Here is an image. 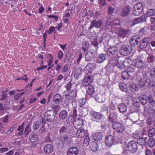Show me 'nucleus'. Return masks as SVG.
I'll return each mask as SVG.
<instances>
[{"label": "nucleus", "instance_id": "nucleus-1", "mask_svg": "<svg viewBox=\"0 0 155 155\" xmlns=\"http://www.w3.org/2000/svg\"><path fill=\"white\" fill-rule=\"evenodd\" d=\"M119 137V135L115 131L113 132L112 135L106 136L105 140L106 146L109 147H110L116 143V140H117V142L118 143L120 140Z\"/></svg>", "mask_w": 155, "mask_h": 155}, {"label": "nucleus", "instance_id": "nucleus-2", "mask_svg": "<svg viewBox=\"0 0 155 155\" xmlns=\"http://www.w3.org/2000/svg\"><path fill=\"white\" fill-rule=\"evenodd\" d=\"M138 144L139 143L137 142L131 140L128 142L127 144L123 145V148L124 150H128L130 153H133L137 151Z\"/></svg>", "mask_w": 155, "mask_h": 155}, {"label": "nucleus", "instance_id": "nucleus-3", "mask_svg": "<svg viewBox=\"0 0 155 155\" xmlns=\"http://www.w3.org/2000/svg\"><path fill=\"white\" fill-rule=\"evenodd\" d=\"M145 132L144 128L143 129V131H142L136 132L134 134V137L137 139V142L139 143V145H140L142 149H143L144 147H145V138H143L144 132Z\"/></svg>", "mask_w": 155, "mask_h": 155}, {"label": "nucleus", "instance_id": "nucleus-4", "mask_svg": "<svg viewBox=\"0 0 155 155\" xmlns=\"http://www.w3.org/2000/svg\"><path fill=\"white\" fill-rule=\"evenodd\" d=\"M132 47L130 45H123L120 49V54L124 56H127L131 53L132 50Z\"/></svg>", "mask_w": 155, "mask_h": 155}, {"label": "nucleus", "instance_id": "nucleus-5", "mask_svg": "<svg viewBox=\"0 0 155 155\" xmlns=\"http://www.w3.org/2000/svg\"><path fill=\"white\" fill-rule=\"evenodd\" d=\"M90 114L92 120L98 123L102 121L104 117V115L101 113L94 111H91Z\"/></svg>", "mask_w": 155, "mask_h": 155}, {"label": "nucleus", "instance_id": "nucleus-6", "mask_svg": "<svg viewBox=\"0 0 155 155\" xmlns=\"http://www.w3.org/2000/svg\"><path fill=\"white\" fill-rule=\"evenodd\" d=\"M144 12L143 5L140 3H138L134 5L132 14L134 16H138L141 15L142 12Z\"/></svg>", "mask_w": 155, "mask_h": 155}, {"label": "nucleus", "instance_id": "nucleus-7", "mask_svg": "<svg viewBox=\"0 0 155 155\" xmlns=\"http://www.w3.org/2000/svg\"><path fill=\"white\" fill-rule=\"evenodd\" d=\"M112 127L114 130L119 133H122L125 129L124 124L119 121L113 122L112 124Z\"/></svg>", "mask_w": 155, "mask_h": 155}, {"label": "nucleus", "instance_id": "nucleus-8", "mask_svg": "<svg viewBox=\"0 0 155 155\" xmlns=\"http://www.w3.org/2000/svg\"><path fill=\"white\" fill-rule=\"evenodd\" d=\"M103 24V21L101 20H93L91 22V25L88 28L89 30H91L92 28H101Z\"/></svg>", "mask_w": 155, "mask_h": 155}, {"label": "nucleus", "instance_id": "nucleus-9", "mask_svg": "<svg viewBox=\"0 0 155 155\" xmlns=\"http://www.w3.org/2000/svg\"><path fill=\"white\" fill-rule=\"evenodd\" d=\"M118 48L115 45L108 48L107 51V54L110 57L118 56Z\"/></svg>", "mask_w": 155, "mask_h": 155}, {"label": "nucleus", "instance_id": "nucleus-10", "mask_svg": "<svg viewBox=\"0 0 155 155\" xmlns=\"http://www.w3.org/2000/svg\"><path fill=\"white\" fill-rule=\"evenodd\" d=\"M140 100L141 104L143 105L144 113H142L141 114H140L139 115V119L142 122H143L145 119V115L144 112L145 110V108L144 106L145 104V95H143L141 96L140 97Z\"/></svg>", "mask_w": 155, "mask_h": 155}, {"label": "nucleus", "instance_id": "nucleus-11", "mask_svg": "<svg viewBox=\"0 0 155 155\" xmlns=\"http://www.w3.org/2000/svg\"><path fill=\"white\" fill-rule=\"evenodd\" d=\"M95 64L94 63H88L84 69V72L86 74L91 73L95 68Z\"/></svg>", "mask_w": 155, "mask_h": 155}, {"label": "nucleus", "instance_id": "nucleus-12", "mask_svg": "<svg viewBox=\"0 0 155 155\" xmlns=\"http://www.w3.org/2000/svg\"><path fill=\"white\" fill-rule=\"evenodd\" d=\"M44 119L48 121L51 122L55 118V115L53 111H48L44 114Z\"/></svg>", "mask_w": 155, "mask_h": 155}, {"label": "nucleus", "instance_id": "nucleus-13", "mask_svg": "<svg viewBox=\"0 0 155 155\" xmlns=\"http://www.w3.org/2000/svg\"><path fill=\"white\" fill-rule=\"evenodd\" d=\"M129 33V29H128L121 28L120 29L118 32L117 38L120 39V38H124Z\"/></svg>", "mask_w": 155, "mask_h": 155}, {"label": "nucleus", "instance_id": "nucleus-14", "mask_svg": "<svg viewBox=\"0 0 155 155\" xmlns=\"http://www.w3.org/2000/svg\"><path fill=\"white\" fill-rule=\"evenodd\" d=\"M94 77L92 75L85 76L82 80V83L84 86H87L93 82Z\"/></svg>", "mask_w": 155, "mask_h": 155}, {"label": "nucleus", "instance_id": "nucleus-15", "mask_svg": "<svg viewBox=\"0 0 155 155\" xmlns=\"http://www.w3.org/2000/svg\"><path fill=\"white\" fill-rule=\"evenodd\" d=\"M83 124V120L81 117L76 118L73 122V125L74 128L76 129H80L82 126Z\"/></svg>", "mask_w": 155, "mask_h": 155}, {"label": "nucleus", "instance_id": "nucleus-16", "mask_svg": "<svg viewBox=\"0 0 155 155\" xmlns=\"http://www.w3.org/2000/svg\"><path fill=\"white\" fill-rule=\"evenodd\" d=\"M118 114L115 111L110 112L108 117L107 120L112 124L113 122H115L114 120H116L117 118Z\"/></svg>", "mask_w": 155, "mask_h": 155}, {"label": "nucleus", "instance_id": "nucleus-17", "mask_svg": "<svg viewBox=\"0 0 155 155\" xmlns=\"http://www.w3.org/2000/svg\"><path fill=\"white\" fill-rule=\"evenodd\" d=\"M144 61L145 60H144L143 61L141 59L134 60V61L133 63L136 67L140 68H144L145 64Z\"/></svg>", "mask_w": 155, "mask_h": 155}, {"label": "nucleus", "instance_id": "nucleus-18", "mask_svg": "<svg viewBox=\"0 0 155 155\" xmlns=\"http://www.w3.org/2000/svg\"><path fill=\"white\" fill-rule=\"evenodd\" d=\"M140 41V37L137 36L132 37L130 41V45L134 46L137 45Z\"/></svg>", "mask_w": 155, "mask_h": 155}, {"label": "nucleus", "instance_id": "nucleus-19", "mask_svg": "<svg viewBox=\"0 0 155 155\" xmlns=\"http://www.w3.org/2000/svg\"><path fill=\"white\" fill-rule=\"evenodd\" d=\"M96 52L95 51H88L85 55V60L87 61H89L92 60L94 54Z\"/></svg>", "mask_w": 155, "mask_h": 155}, {"label": "nucleus", "instance_id": "nucleus-20", "mask_svg": "<svg viewBox=\"0 0 155 155\" xmlns=\"http://www.w3.org/2000/svg\"><path fill=\"white\" fill-rule=\"evenodd\" d=\"M103 135L101 132H96L93 133L92 136V138L95 141H100L102 140Z\"/></svg>", "mask_w": 155, "mask_h": 155}, {"label": "nucleus", "instance_id": "nucleus-21", "mask_svg": "<svg viewBox=\"0 0 155 155\" xmlns=\"http://www.w3.org/2000/svg\"><path fill=\"white\" fill-rule=\"evenodd\" d=\"M130 12V7L128 6H124L121 10L120 14L122 16L124 17L128 15Z\"/></svg>", "mask_w": 155, "mask_h": 155}, {"label": "nucleus", "instance_id": "nucleus-22", "mask_svg": "<svg viewBox=\"0 0 155 155\" xmlns=\"http://www.w3.org/2000/svg\"><path fill=\"white\" fill-rule=\"evenodd\" d=\"M145 21V14H144L141 17L135 18L132 22V25Z\"/></svg>", "mask_w": 155, "mask_h": 155}, {"label": "nucleus", "instance_id": "nucleus-23", "mask_svg": "<svg viewBox=\"0 0 155 155\" xmlns=\"http://www.w3.org/2000/svg\"><path fill=\"white\" fill-rule=\"evenodd\" d=\"M109 61V63L114 66H116L118 62L119 57V56H115L112 57Z\"/></svg>", "mask_w": 155, "mask_h": 155}, {"label": "nucleus", "instance_id": "nucleus-24", "mask_svg": "<svg viewBox=\"0 0 155 155\" xmlns=\"http://www.w3.org/2000/svg\"><path fill=\"white\" fill-rule=\"evenodd\" d=\"M78 150L77 148L72 147L70 148L67 152L68 155H77L78 153Z\"/></svg>", "mask_w": 155, "mask_h": 155}, {"label": "nucleus", "instance_id": "nucleus-25", "mask_svg": "<svg viewBox=\"0 0 155 155\" xmlns=\"http://www.w3.org/2000/svg\"><path fill=\"white\" fill-rule=\"evenodd\" d=\"M91 150L93 152H95L98 149V143L94 141L91 142L89 145Z\"/></svg>", "mask_w": 155, "mask_h": 155}, {"label": "nucleus", "instance_id": "nucleus-26", "mask_svg": "<svg viewBox=\"0 0 155 155\" xmlns=\"http://www.w3.org/2000/svg\"><path fill=\"white\" fill-rule=\"evenodd\" d=\"M107 58L106 54L104 53H102L98 55L97 60V62L98 63H101L105 60Z\"/></svg>", "mask_w": 155, "mask_h": 155}, {"label": "nucleus", "instance_id": "nucleus-27", "mask_svg": "<svg viewBox=\"0 0 155 155\" xmlns=\"http://www.w3.org/2000/svg\"><path fill=\"white\" fill-rule=\"evenodd\" d=\"M154 106H149L148 108L147 113L150 117H155V108Z\"/></svg>", "mask_w": 155, "mask_h": 155}, {"label": "nucleus", "instance_id": "nucleus-28", "mask_svg": "<svg viewBox=\"0 0 155 155\" xmlns=\"http://www.w3.org/2000/svg\"><path fill=\"white\" fill-rule=\"evenodd\" d=\"M95 99L96 101L100 103H103L105 100V98L104 97L103 95L100 94L95 95Z\"/></svg>", "mask_w": 155, "mask_h": 155}, {"label": "nucleus", "instance_id": "nucleus-29", "mask_svg": "<svg viewBox=\"0 0 155 155\" xmlns=\"http://www.w3.org/2000/svg\"><path fill=\"white\" fill-rule=\"evenodd\" d=\"M95 92L94 87L92 85H89L88 87L87 93L88 95L94 97Z\"/></svg>", "mask_w": 155, "mask_h": 155}, {"label": "nucleus", "instance_id": "nucleus-30", "mask_svg": "<svg viewBox=\"0 0 155 155\" xmlns=\"http://www.w3.org/2000/svg\"><path fill=\"white\" fill-rule=\"evenodd\" d=\"M118 108L119 111L122 113L125 112L127 108L126 104L124 103L120 104L118 106Z\"/></svg>", "mask_w": 155, "mask_h": 155}, {"label": "nucleus", "instance_id": "nucleus-31", "mask_svg": "<svg viewBox=\"0 0 155 155\" xmlns=\"http://www.w3.org/2000/svg\"><path fill=\"white\" fill-rule=\"evenodd\" d=\"M68 116V112L65 110H61L59 114V118L62 120H65Z\"/></svg>", "mask_w": 155, "mask_h": 155}, {"label": "nucleus", "instance_id": "nucleus-32", "mask_svg": "<svg viewBox=\"0 0 155 155\" xmlns=\"http://www.w3.org/2000/svg\"><path fill=\"white\" fill-rule=\"evenodd\" d=\"M91 45H93L95 48L96 52H97V51L99 48L98 45H99L100 43H98V39L97 37L93 38L91 41Z\"/></svg>", "mask_w": 155, "mask_h": 155}, {"label": "nucleus", "instance_id": "nucleus-33", "mask_svg": "<svg viewBox=\"0 0 155 155\" xmlns=\"http://www.w3.org/2000/svg\"><path fill=\"white\" fill-rule=\"evenodd\" d=\"M53 150L52 146L50 144H48L45 146L44 148L45 152L47 153H51Z\"/></svg>", "mask_w": 155, "mask_h": 155}, {"label": "nucleus", "instance_id": "nucleus-34", "mask_svg": "<svg viewBox=\"0 0 155 155\" xmlns=\"http://www.w3.org/2000/svg\"><path fill=\"white\" fill-rule=\"evenodd\" d=\"M107 23H110L111 25H115L116 26H119L120 25V21L117 19L114 20L112 19L111 18L108 19L107 21Z\"/></svg>", "mask_w": 155, "mask_h": 155}, {"label": "nucleus", "instance_id": "nucleus-35", "mask_svg": "<svg viewBox=\"0 0 155 155\" xmlns=\"http://www.w3.org/2000/svg\"><path fill=\"white\" fill-rule=\"evenodd\" d=\"M38 139V137L37 134H31L29 137V140L32 142H35Z\"/></svg>", "mask_w": 155, "mask_h": 155}, {"label": "nucleus", "instance_id": "nucleus-36", "mask_svg": "<svg viewBox=\"0 0 155 155\" xmlns=\"http://www.w3.org/2000/svg\"><path fill=\"white\" fill-rule=\"evenodd\" d=\"M61 99V96L59 94H57L53 97V100L54 103L56 104H59Z\"/></svg>", "mask_w": 155, "mask_h": 155}, {"label": "nucleus", "instance_id": "nucleus-37", "mask_svg": "<svg viewBox=\"0 0 155 155\" xmlns=\"http://www.w3.org/2000/svg\"><path fill=\"white\" fill-rule=\"evenodd\" d=\"M89 48V44L87 41H84L82 43V49L84 52H86Z\"/></svg>", "mask_w": 155, "mask_h": 155}, {"label": "nucleus", "instance_id": "nucleus-38", "mask_svg": "<svg viewBox=\"0 0 155 155\" xmlns=\"http://www.w3.org/2000/svg\"><path fill=\"white\" fill-rule=\"evenodd\" d=\"M138 86L135 84H130L129 89L132 92L137 91L139 90Z\"/></svg>", "mask_w": 155, "mask_h": 155}, {"label": "nucleus", "instance_id": "nucleus-39", "mask_svg": "<svg viewBox=\"0 0 155 155\" xmlns=\"http://www.w3.org/2000/svg\"><path fill=\"white\" fill-rule=\"evenodd\" d=\"M24 124V123H23L18 128V130L19 132L17 133L16 135L17 136H20L23 134Z\"/></svg>", "mask_w": 155, "mask_h": 155}, {"label": "nucleus", "instance_id": "nucleus-40", "mask_svg": "<svg viewBox=\"0 0 155 155\" xmlns=\"http://www.w3.org/2000/svg\"><path fill=\"white\" fill-rule=\"evenodd\" d=\"M60 135L68 134V129L67 127L64 126L61 127L59 130Z\"/></svg>", "mask_w": 155, "mask_h": 155}, {"label": "nucleus", "instance_id": "nucleus-41", "mask_svg": "<svg viewBox=\"0 0 155 155\" xmlns=\"http://www.w3.org/2000/svg\"><path fill=\"white\" fill-rule=\"evenodd\" d=\"M139 85L141 88V89L142 90H144L145 86V80L144 79L141 78L139 80Z\"/></svg>", "mask_w": 155, "mask_h": 155}, {"label": "nucleus", "instance_id": "nucleus-42", "mask_svg": "<svg viewBox=\"0 0 155 155\" xmlns=\"http://www.w3.org/2000/svg\"><path fill=\"white\" fill-rule=\"evenodd\" d=\"M131 75L129 74L128 71H123L121 73V77L124 79H127L129 78V76Z\"/></svg>", "mask_w": 155, "mask_h": 155}, {"label": "nucleus", "instance_id": "nucleus-43", "mask_svg": "<svg viewBox=\"0 0 155 155\" xmlns=\"http://www.w3.org/2000/svg\"><path fill=\"white\" fill-rule=\"evenodd\" d=\"M60 139L63 143L67 142L68 140L67 134L60 135Z\"/></svg>", "mask_w": 155, "mask_h": 155}, {"label": "nucleus", "instance_id": "nucleus-44", "mask_svg": "<svg viewBox=\"0 0 155 155\" xmlns=\"http://www.w3.org/2000/svg\"><path fill=\"white\" fill-rule=\"evenodd\" d=\"M147 102L153 106L155 105V101L151 95H150L148 96L147 98Z\"/></svg>", "mask_w": 155, "mask_h": 155}, {"label": "nucleus", "instance_id": "nucleus-45", "mask_svg": "<svg viewBox=\"0 0 155 155\" xmlns=\"http://www.w3.org/2000/svg\"><path fill=\"white\" fill-rule=\"evenodd\" d=\"M145 38H143L142 41L140 44V48L141 50H139L140 52H141L142 51H145Z\"/></svg>", "mask_w": 155, "mask_h": 155}, {"label": "nucleus", "instance_id": "nucleus-46", "mask_svg": "<svg viewBox=\"0 0 155 155\" xmlns=\"http://www.w3.org/2000/svg\"><path fill=\"white\" fill-rule=\"evenodd\" d=\"M77 136L80 137H84L85 136V131L83 129H79L77 131Z\"/></svg>", "mask_w": 155, "mask_h": 155}, {"label": "nucleus", "instance_id": "nucleus-47", "mask_svg": "<svg viewBox=\"0 0 155 155\" xmlns=\"http://www.w3.org/2000/svg\"><path fill=\"white\" fill-rule=\"evenodd\" d=\"M148 82V86L151 88H155V82L153 81H150L149 79H146V83Z\"/></svg>", "mask_w": 155, "mask_h": 155}, {"label": "nucleus", "instance_id": "nucleus-48", "mask_svg": "<svg viewBox=\"0 0 155 155\" xmlns=\"http://www.w3.org/2000/svg\"><path fill=\"white\" fill-rule=\"evenodd\" d=\"M155 9H149L146 13V15L147 16V17H150L153 15H155L154 14Z\"/></svg>", "mask_w": 155, "mask_h": 155}, {"label": "nucleus", "instance_id": "nucleus-49", "mask_svg": "<svg viewBox=\"0 0 155 155\" xmlns=\"http://www.w3.org/2000/svg\"><path fill=\"white\" fill-rule=\"evenodd\" d=\"M71 57V54L70 53L69 51H67L65 54L64 62L65 63L68 62L70 59Z\"/></svg>", "mask_w": 155, "mask_h": 155}, {"label": "nucleus", "instance_id": "nucleus-50", "mask_svg": "<svg viewBox=\"0 0 155 155\" xmlns=\"http://www.w3.org/2000/svg\"><path fill=\"white\" fill-rule=\"evenodd\" d=\"M136 67L134 64H131L127 68L128 71L129 73H132L135 71Z\"/></svg>", "mask_w": 155, "mask_h": 155}, {"label": "nucleus", "instance_id": "nucleus-51", "mask_svg": "<svg viewBox=\"0 0 155 155\" xmlns=\"http://www.w3.org/2000/svg\"><path fill=\"white\" fill-rule=\"evenodd\" d=\"M116 66H117L120 69L124 68L125 66L124 61H119L118 62Z\"/></svg>", "mask_w": 155, "mask_h": 155}, {"label": "nucleus", "instance_id": "nucleus-52", "mask_svg": "<svg viewBox=\"0 0 155 155\" xmlns=\"http://www.w3.org/2000/svg\"><path fill=\"white\" fill-rule=\"evenodd\" d=\"M86 101V99L84 98H82L79 99L78 102L79 103V105L80 107H82L84 106L85 104Z\"/></svg>", "mask_w": 155, "mask_h": 155}, {"label": "nucleus", "instance_id": "nucleus-53", "mask_svg": "<svg viewBox=\"0 0 155 155\" xmlns=\"http://www.w3.org/2000/svg\"><path fill=\"white\" fill-rule=\"evenodd\" d=\"M148 146L150 147H153L155 144V141L152 138H150L147 143Z\"/></svg>", "mask_w": 155, "mask_h": 155}, {"label": "nucleus", "instance_id": "nucleus-54", "mask_svg": "<svg viewBox=\"0 0 155 155\" xmlns=\"http://www.w3.org/2000/svg\"><path fill=\"white\" fill-rule=\"evenodd\" d=\"M65 101L64 103L66 105L68 106L69 104V102H70V99H71V97H70L69 94H65Z\"/></svg>", "mask_w": 155, "mask_h": 155}, {"label": "nucleus", "instance_id": "nucleus-55", "mask_svg": "<svg viewBox=\"0 0 155 155\" xmlns=\"http://www.w3.org/2000/svg\"><path fill=\"white\" fill-rule=\"evenodd\" d=\"M120 88L123 91L127 92V89L126 88V86L124 83H122L119 85Z\"/></svg>", "mask_w": 155, "mask_h": 155}, {"label": "nucleus", "instance_id": "nucleus-56", "mask_svg": "<svg viewBox=\"0 0 155 155\" xmlns=\"http://www.w3.org/2000/svg\"><path fill=\"white\" fill-rule=\"evenodd\" d=\"M150 20L151 24H155V15H152L150 17L146 18V22L148 20Z\"/></svg>", "mask_w": 155, "mask_h": 155}, {"label": "nucleus", "instance_id": "nucleus-57", "mask_svg": "<svg viewBox=\"0 0 155 155\" xmlns=\"http://www.w3.org/2000/svg\"><path fill=\"white\" fill-rule=\"evenodd\" d=\"M131 107L134 109V111L137 112L140 110L139 106L137 105V102L134 104Z\"/></svg>", "mask_w": 155, "mask_h": 155}, {"label": "nucleus", "instance_id": "nucleus-58", "mask_svg": "<svg viewBox=\"0 0 155 155\" xmlns=\"http://www.w3.org/2000/svg\"><path fill=\"white\" fill-rule=\"evenodd\" d=\"M16 127V126L14 125L11 127L10 129L6 131H5V134L8 135L11 134L12 132L14 130L15 128Z\"/></svg>", "mask_w": 155, "mask_h": 155}, {"label": "nucleus", "instance_id": "nucleus-59", "mask_svg": "<svg viewBox=\"0 0 155 155\" xmlns=\"http://www.w3.org/2000/svg\"><path fill=\"white\" fill-rule=\"evenodd\" d=\"M55 27L53 26H51L49 28V30L46 31V32L48 35H51L52 34L53 32H55Z\"/></svg>", "mask_w": 155, "mask_h": 155}, {"label": "nucleus", "instance_id": "nucleus-60", "mask_svg": "<svg viewBox=\"0 0 155 155\" xmlns=\"http://www.w3.org/2000/svg\"><path fill=\"white\" fill-rule=\"evenodd\" d=\"M31 125L28 124L26 127L24 131V133L25 135L28 134L31 131Z\"/></svg>", "mask_w": 155, "mask_h": 155}, {"label": "nucleus", "instance_id": "nucleus-61", "mask_svg": "<svg viewBox=\"0 0 155 155\" xmlns=\"http://www.w3.org/2000/svg\"><path fill=\"white\" fill-rule=\"evenodd\" d=\"M153 122V120L152 117H148L147 119V125H150Z\"/></svg>", "mask_w": 155, "mask_h": 155}, {"label": "nucleus", "instance_id": "nucleus-62", "mask_svg": "<svg viewBox=\"0 0 155 155\" xmlns=\"http://www.w3.org/2000/svg\"><path fill=\"white\" fill-rule=\"evenodd\" d=\"M84 144V146H87L89 144V138L88 136L86 135L85 136L83 142Z\"/></svg>", "mask_w": 155, "mask_h": 155}, {"label": "nucleus", "instance_id": "nucleus-63", "mask_svg": "<svg viewBox=\"0 0 155 155\" xmlns=\"http://www.w3.org/2000/svg\"><path fill=\"white\" fill-rule=\"evenodd\" d=\"M82 70L81 68L77 69L75 71L74 75L76 77H78L81 73Z\"/></svg>", "mask_w": 155, "mask_h": 155}, {"label": "nucleus", "instance_id": "nucleus-64", "mask_svg": "<svg viewBox=\"0 0 155 155\" xmlns=\"http://www.w3.org/2000/svg\"><path fill=\"white\" fill-rule=\"evenodd\" d=\"M155 133L154 132V130L153 128L151 129H150L148 133V135L149 137H152L155 135Z\"/></svg>", "mask_w": 155, "mask_h": 155}]
</instances>
